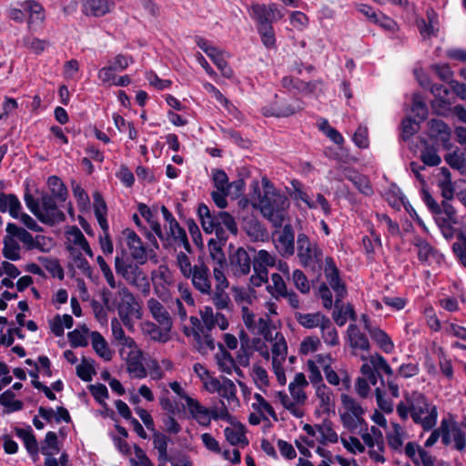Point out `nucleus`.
Returning <instances> with one entry per match:
<instances>
[{"label":"nucleus","instance_id":"59","mask_svg":"<svg viewBox=\"0 0 466 466\" xmlns=\"http://www.w3.org/2000/svg\"><path fill=\"white\" fill-rule=\"evenodd\" d=\"M212 300L218 309H230V306H232L230 298L225 289H216Z\"/></svg>","mask_w":466,"mask_h":466},{"label":"nucleus","instance_id":"56","mask_svg":"<svg viewBox=\"0 0 466 466\" xmlns=\"http://www.w3.org/2000/svg\"><path fill=\"white\" fill-rule=\"evenodd\" d=\"M411 111L421 121H423L427 118L428 108H427L426 104L423 101L421 95H420V94L413 95Z\"/></svg>","mask_w":466,"mask_h":466},{"label":"nucleus","instance_id":"45","mask_svg":"<svg viewBox=\"0 0 466 466\" xmlns=\"http://www.w3.org/2000/svg\"><path fill=\"white\" fill-rule=\"evenodd\" d=\"M404 431L400 425L392 423V431L387 433L389 446L395 451L400 450L403 445Z\"/></svg>","mask_w":466,"mask_h":466},{"label":"nucleus","instance_id":"20","mask_svg":"<svg viewBox=\"0 0 466 466\" xmlns=\"http://www.w3.org/2000/svg\"><path fill=\"white\" fill-rule=\"evenodd\" d=\"M127 370L132 378L143 379L147 376V371L142 363V352L131 350L127 360Z\"/></svg>","mask_w":466,"mask_h":466},{"label":"nucleus","instance_id":"64","mask_svg":"<svg viewBox=\"0 0 466 466\" xmlns=\"http://www.w3.org/2000/svg\"><path fill=\"white\" fill-rule=\"evenodd\" d=\"M420 129V123L416 120L407 117L402 121V137L403 139H409Z\"/></svg>","mask_w":466,"mask_h":466},{"label":"nucleus","instance_id":"19","mask_svg":"<svg viewBox=\"0 0 466 466\" xmlns=\"http://www.w3.org/2000/svg\"><path fill=\"white\" fill-rule=\"evenodd\" d=\"M276 247L282 256L294 254V231L291 225H285L282 231L279 232L276 239Z\"/></svg>","mask_w":466,"mask_h":466},{"label":"nucleus","instance_id":"2","mask_svg":"<svg viewBox=\"0 0 466 466\" xmlns=\"http://www.w3.org/2000/svg\"><path fill=\"white\" fill-rule=\"evenodd\" d=\"M177 264L180 269L181 274L191 279L193 287L201 294L209 295L212 290L211 279L208 267L198 259V263L194 266L187 254L179 252L177 255Z\"/></svg>","mask_w":466,"mask_h":466},{"label":"nucleus","instance_id":"61","mask_svg":"<svg viewBox=\"0 0 466 466\" xmlns=\"http://www.w3.org/2000/svg\"><path fill=\"white\" fill-rule=\"evenodd\" d=\"M444 158L447 164L453 169L462 170L466 166V158L463 154H460L458 151L447 154Z\"/></svg>","mask_w":466,"mask_h":466},{"label":"nucleus","instance_id":"15","mask_svg":"<svg viewBox=\"0 0 466 466\" xmlns=\"http://www.w3.org/2000/svg\"><path fill=\"white\" fill-rule=\"evenodd\" d=\"M126 244L130 251L132 258L140 265L147 261V253L146 247L137 233L130 229L123 231Z\"/></svg>","mask_w":466,"mask_h":466},{"label":"nucleus","instance_id":"35","mask_svg":"<svg viewBox=\"0 0 466 466\" xmlns=\"http://www.w3.org/2000/svg\"><path fill=\"white\" fill-rule=\"evenodd\" d=\"M153 446L157 451V458L158 461L161 462H167V444L170 441L167 436L165 434L154 431L153 436Z\"/></svg>","mask_w":466,"mask_h":466},{"label":"nucleus","instance_id":"22","mask_svg":"<svg viewBox=\"0 0 466 466\" xmlns=\"http://www.w3.org/2000/svg\"><path fill=\"white\" fill-rule=\"evenodd\" d=\"M5 230L9 235L17 238L21 242H23L28 249L38 248V238H43V237L37 236L36 238L35 239L32 234H30L27 230L18 227L14 223H8Z\"/></svg>","mask_w":466,"mask_h":466},{"label":"nucleus","instance_id":"12","mask_svg":"<svg viewBox=\"0 0 466 466\" xmlns=\"http://www.w3.org/2000/svg\"><path fill=\"white\" fill-rule=\"evenodd\" d=\"M324 273L327 281L336 293L335 308H338L339 303H341L342 299L345 297L347 290L344 284L340 281L339 269L333 258L330 257L325 258Z\"/></svg>","mask_w":466,"mask_h":466},{"label":"nucleus","instance_id":"34","mask_svg":"<svg viewBox=\"0 0 466 466\" xmlns=\"http://www.w3.org/2000/svg\"><path fill=\"white\" fill-rule=\"evenodd\" d=\"M192 336L195 340V348L199 353L205 355L215 349V341L210 335L202 336L198 330L193 329Z\"/></svg>","mask_w":466,"mask_h":466},{"label":"nucleus","instance_id":"29","mask_svg":"<svg viewBox=\"0 0 466 466\" xmlns=\"http://www.w3.org/2000/svg\"><path fill=\"white\" fill-rule=\"evenodd\" d=\"M215 358L220 371L227 374L232 373L236 360L222 344H219V352L216 354Z\"/></svg>","mask_w":466,"mask_h":466},{"label":"nucleus","instance_id":"28","mask_svg":"<svg viewBox=\"0 0 466 466\" xmlns=\"http://www.w3.org/2000/svg\"><path fill=\"white\" fill-rule=\"evenodd\" d=\"M316 395L319 400L322 412L329 413L334 409V397L329 388L324 384L318 386Z\"/></svg>","mask_w":466,"mask_h":466},{"label":"nucleus","instance_id":"5","mask_svg":"<svg viewBox=\"0 0 466 466\" xmlns=\"http://www.w3.org/2000/svg\"><path fill=\"white\" fill-rule=\"evenodd\" d=\"M298 258L305 268L313 271H319L322 268V250L316 243H311L304 233L297 238Z\"/></svg>","mask_w":466,"mask_h":466},{"label":"nucleus","instance_id":"8","mask_svg":"<svg viewBox=\"0 0 466 466\" xmlns=\"http://www.w3.org/2000/svg\"><path fill=\"white\" fill-rule=\"evenodd\" d=\"M427 126L428 136L431 140L435 143H441L446 150H450L452 147L451 142V129L444 121L431 118L428 121Z\"/></svg>","mask_w":466,"mask_h":466},{"label":"nucleus","instance_id":"37","mask_svg":"<svg viewBox=\"0 0 466 466\" xmlns=\"http://www.w3.org/2000/svg\"><path fill=\"white\" fill-rule=\"evenodd\" d=\"M15 393L11 390H6L0 394V404L5 407L6 413L21 410L24 404L21 400H15Z\"/></svg>","mask_w":466,"mask_h":466},{"label":"nucleus","instance_id":"33","mask_svg":"<svg viewBox=\"0 0 466 466\" xmlns=\"http://www.w3.org/2000/svg\"><path fill=\"white\" fill-rule=\"evenodd\" d=\"M47 184L51 192L49 196L56 198L58 202H65L66 200L68 195L67 189L58 177H50L48 178Z\"/></svg>","mask_w":466,"mask_h":466},{"label":"nucleus","instance_id":"13","mask_svg":"<svg viewBox=\"0 0 466 466\" xmlns=\"http://www.w3.org/2000/svg\"><path fill=\"white\" fill-rule=\"evenodd\" d=\"M303 431L312 437L318 432L317 441L322 445H326L328 442L336 443L339 440L338 434L333 429V423L329 420H324L321 423L314 426L306 423L303 425Z\"/></svg>","mask_w":466,"mask_h":466},{"label":"nucleus","instance_id":"38","mask_svg":"<svg viewBox=\"0 0 466 466\" xmlns=\"http://www.w3.org/2000/svg\"><path fill=\"white\" fill-rule=\"evenodd\" d=\"M370 336L378 344V346L386 353H390L394 349V344L385 331L379 327L370 330Z\"/></svg>","mask_w":466,"mask_h":466},{"label":"nucleus","instance_id":"26","mask_svg":"<svg viewBox=\"0 0 466 466\" xmlns=\"http://www.w3.org/2000/svg\"><path fill=\"white\" fill-rule=\"evenodd\" d=\"M15 433L23 441L25 449L34 461H36L38 459L39 447L31 427L27 429H15Z\"/></svg>","mask_w":466,"mask_h":466},{"label":"nucleus","instance_id":"48","mask_svg":"<svg viewBox=\"0 0 466 466\" xmlns=\"http://www.w3.org/2000/svg\"><path fill=\"white\" fill-rule=\"evenodd\" d=\"M224 432H225L227 441L231 445H238V444L247 445L248 443V441L245 436L242 426H239L238 428L227 427L225 429Z\"/></svg>","mask_w":466,"mask_h":466},{"label":"nucleus","instance_id":"14","mask_svg":"<svg viewBox=\"0 0 466 466\" xmlns=\"http://www.w3.org/2000/svg\"><path fill=\"white\" fill-rule=\"evenodd\" d=\"M147 309L153 319L166 330H171L173 320L167 308L157 299L150 298L147 301Z\"/></svg>","mask_w":466,"mask_h":466},{"label":"nucleus","instance_id":"60","mask_svg":"<svg viewBox=\"0 0 466 466\" xmlns=\"http://www.w3.org/2000/svg\"><path fill=\"white\" fill-rule=\"evenodd\" d=\"M292 281L296 288L303 294H307L310 290V286L306 275L299 269H296L292 274Z\"/></svg>","mask_w":466,"mask_h":466},{"label":"nucleus","instance_id":"25","mask_svg":"<svg viewBox=\"0 0 466 466\" xmlns=\"http://www.w3.org/2000/svg\"><path fill=\"white\" fill-rule=\"evenodd\" d=\"M295 319L298 323L305 329H315L323 326L325 321L328 319V317L322 314L321 312L315 313H301L296 312Z\"/></svg>","mask_w":466,"mask_h":466},{"label":"nucleus","instance_id":"39","mask_svg":"<svg viewBox=\"0 0 466 466\" xmlns=\"http://www.w3.org/2000/svg\"><path fill=\"white\" fill-rule=\"evenodd\" d=\"M39 451L46 457L54 456L59 452L57 435L54 431H48L41 444Z\"/></svg>","mask_w":466,"mask_h":466},{"label":"nucleus","instance_id":"17","mask_svg":"<svg viewBox=\"0 0 466 466\" xmlns=\"http://www.w3.org/2000/svg\"><path fill=\"white\" fill-rule=\"evenodd\" d=\"M242 228L253 241H264L268 237L265 226L252 215L243 218Z\"/></svg>","mask_w":466,"mask_h":466},{"label":"nucleus","instance_id":"43","mask_svg":"<svg viewBox=\"0 0 466 466\" xmlns=\"http://www.w3.org/2000/svg\"><path fill=\"white\" fill-rule=\"evenodd\" d=\"M369 361L371 363L372 367L378 373V376L380 379L381 384H384V380L381 376V372H384L386 375L391 377L393 375V370L385 360L384 357L376 353L371 355L369 359Z\"/></svg>","mask_w":466,"mask_h":466},{"label":"nucleus","instance_id":"44","mask_svg":"<svg viewBox=\"0 0 466 466\" xmlns=\"http://www.w3.org/2000/svg\"><path fill=\"white\" fill-rule=\"evenodd\" d=\"M341 402H342L344 409L346 410V411L343 412L342 414L351 415L356 419L363 418L362 417V415L364 414L363 408L352 397H350L347 394H342L341 395Z\"/></svg>","mask_w":466,"mask_h":466},{"label":"nucleus","instance_id":"57","mask_svg":"<svg viewBox=\"0 0 466 466\" xmlns=\"http://www.w3.org/2000/svg\"><path fill=\"white\" fill-rule=\"evenodd\" d=\"M452 250L463 267L466 268V233L459 234L457 241L452 245Z\"/></svg>","mask_w":466,"mask_h":466},{"label":"nucleus","instance_id":"9","mask_svg":"<svg viewBox=\"0 0 466 466\" xmlns=\"http://www.w3.org/2000/svg\"><path fill=\"white\" fill-rule=\"evenodd\" d=\"M251 263L253 264V261L248 251L244 248H238L229 254L227 266L235 277L239 278L247 276L250 272Z\"/></svg>","mask_w":466,"mask_h":466},{"label":"nucleus","instance_id":"6","mask_svg":"<svg viewBox=\"0 0 466 466\" xmlns=\"http://www.w3.org/2000/svg\"><path fill=\"white\" fill-rule=\"evenodd\" d=\"M116 299L118 300L116 304H110L107 293H103V301L107 309L110 310L116 307L119 317L125 315H135V318L141 319L142 313L139 303L127 287L122 286L118 289L116 293Z\"/></svg>","mask_w":466,"mask_h":466},{"label":"nucleus","instance_id":"18","mask_svg":"<svg viewBox=\"0 0 466 466\" xmlns=\"http://www.w3.org/2000/svg\"><path fill=\"white\" fill-rule=\"evenodd\" d=\"M23 10L28 14V27L30 30L39 28L45 20V12L43 6L34 1L28 0L21 5Z\"/></svg>","mask_w":466,"mask_h":466},{"label":"nucleus","instance_id":"21","mask_svg":"<svg viewBox=\"0 0 466 466\" xmlns=\"http://www.w3.org/2000/svg\"><path fill=\"white\" fill-rule=\"evenodd\" d=\"M187 406L191 416L201 426L208 427L210 425L209 409L204 407L200 402L193 398H187Z\"/></svg>","mask_w":466,"mask_h":466},{"label":"nucleus","instance_id":"55","mask_svg":"<svg viewBox=\"0 0 466 466\" xmlns=\"http://www.w3.org/2000/svg\"><path fill=\"white\" fill-rule=\"evenodd\" d=\"M302 109V106L300 102H296L295 105H286L282 107H279L275 112H270L267 108L263 110L265 116H275L277 117H285L295 114L298 111Z\"/></svg>","mask_w":466,"mask_h":466},{"label":"nucleus","instance_id":"36","mask_svg":"<svg viewBox=\"0 0 466 466\" xmlns=\"http://www.w3.org/2000/svg\"><path fill=\"white\" fill-rule=\"evenodd\" d=\"M3 255L10 260H18L20 257V246L15 237L7 233L4 238Z\"/></svg>","mask_w":466,"mask_h":466},{"label":"nucleus","instance_id":"54","mask_svg":"<svg viewBox=\"0 0 466 466\" xmlns=\"http://www.w3.org/2000/svg\"><path fill=\"white\" fill-rule=\"evenodd\" d=\"M83 332L78 329H74L68 332L67 337L72 347H86L88 344L86 334L88 329L86 326L82 327Z\"/></svg>","mask_w":466,"mask_h":466},{"label":"nucleus","instance_id":"1","mask_svg":"<svg viewBox=\"0 0 466 466\" xmlns=\"http://www.w3.org/2000/svg\"><path fill=\"white\" fill-rule=\"evenodd\" d=\"M264 185L263 196L258 204H253V207L259 208L262 216L274 228H280L286 219L289 200L284 194L275 190L272 187H268V181Z\"/></svg>","mask_w":466,"mask_h":466},{"label":"nucleus","instance_id":"42","mask_svg":"<svg viewBox=\"0 0 466 466\" xmlns=\"http://www.w3.org/2000/svg\"><path fill=\"white\" fill-rule=\"evenodd\" d=\"M252 261L253 269L268 270V267L275 266L276 257L265 249H260Z\"/></svg>","mask_w":466,"mask_h":466},{"label":"nucleus","instance_id":"52","mask_svg":"<svg viewBox=\"0 0 466 466\" xmlns=\"http://www.w3.org/2000/svg\"><path fill=\"white\" fill-rule=\"evenodd\" d=\"M420 159L424 165L429 167H436L441 162V158L437 154L436 148L428 144L420 153Z\"/></svg>","mask_w":466,"mask_h":466},{"label":"nucleus","instance_id":"63","mask_svg":"<svg viewBox=\"0 0 466 466\" xmlns=\"http://www.w3.org/2000/svg\"><path fill=\"white\" fill-rule=\"evenodd\" d=\"M250 331L253 334L262 336L267 340L272 339L271 331L268 326V320L267 319L259 318L255 324V329H251Z\"/></svg>","mask_w":466,"mask_h":466},{"label":"nucleus","instance_id":"10","mask_svg":"<svg viewBox=\"0 0 466 466\" xmlns=\"http://www.w3.org/2000/svg\"><path fill=\"white\" fill-rule=\"evenodd\" d=\"M198 215L202 228L206 233L215 232L217 238L227 240L228 237L225 235L223 228L219 226L218 212L212 214L208 207L202 203L198 206Z\"/></svg>","mask_w":466,"mask_h":466},{"label":"nucleus","instance_id":"50","mask_svg":"<svg viewBox=\"0 0 466 466\" xmlns=\"http://www.w3.org/2000/svg\"><path fill=\"white\" fill-rule=\"evenodd\" d=\"M93 360L86 358L82 359L79 365L76 366V375L84 381H90L92 376L96 374V370L93 366Z\"/></svg>","mask_w":466,"mask_h":466},{"label":"nucleus","instance_id":"51","mask_svg":"<svg viewBox=\"0 0 466 466\" xmlns=\"http://www.w3.org/2000/svg\"><path fill=\"white\" fill-rule=\"evenodd\" d=\"M218 393L228 402L238 400L236 385L231 380L226 377L222 378L220 391Z\"/></svg>","mask_w":466,"mask_h":466},{"label":"nucleus","instance_id":"30","mask_svg":"<svg viewBox=\"0 0 466 466\" xmlns=\"http://www.w3.org/2000/svg\"><path fill=\"white\" fill-rule=\"evenodd\" d=\"M346 178L356 187L360 193L365 196H370L373 194L370 179L366 176L357 172H350L346 175Z\"/></svg>","mask_w":466,"mask_h":466},{"label":"nucleus","instance_id":"58","mask_svg":"<svg viewBox=\"0 0 466 466\" xmlns=\"http://www.w3.org/2000/svg\"><path fill=\"white\" fill-rule=\"evenodd\" d=\"M415 245L418 248V258L420 261L426 262L435 255L434 248L426 240L420 238Z\"/></svg>","mask_w":466,"mask_h":466},{"label":"nucleus","instance_id":"7","mask_svg":"<svg viewBox=\"0 0 466 466\" xmlns=\"http://www.w3.org/2000/svg\"><path fill=\"white\" fill-rule=\"evenodd\" d=\"M40 210L38 220L44 224L53 226L65 221L66 216L58 208V201L49 194H43L40 198Z\"/></svg>","mask_w":466,"mask_h":466},{"label":"nucleus","instance_id":"41","mask_svg":"<svg viewBox=\"0 0 466 466\" xmlns=\"http://www.w3.org/2000/svg\"><path fill=\"white\" fill-rule=\"evenodd\" d=\"M140 215L148 222L152 231L161 239L164 240L165 237L162 233L160 224L155 219L154 215L150 208L143 203H140L137 207Z\"/></svg>","mask_w":466,"mask_h":466},{"label":"nucleus","instance_id":"31","mask_svg":"<svg viewBox=\"0 0 466 466\" xmlns=\"http://www.w3.org/2000/svg\"><path fill=\"white\" fill-rule=\"evenodd\" d=\"M143 330L145 333L148 334L152 339L159 342L167 341L169 339V332L171 331L166 330L157 323L151 321L144 322Z\"/></svg>","mask_w":466,"mask_h":466},{"label":"nucleus","instance_id":"23","mask_svg":"<svg viewBox=\"0 0 466 466\" xmlns=\"http://www.w3.org/2000/svg\"><path fill=\"white\" fill-rule=\"evenodd\" d=\"M350 346L354 350L369 351L370 345L367 336L362 333L357 325L350 324L347 329Z\"/></svg>","mask_w":466,"mask_h":466},{"label":"nucleus","instance_id":"27","mask_svg":"<svg viewBox=\"0 0 466 466\" xmlns=\"http://www.w3.org/2000/svg\"><path fill=\"white\" fill-rule=\"evenodd\" d=\"M227 240H222L221 238H210L208 241V248L209 251V257L212 259L214 265L219 264L227 265V258L223 252L222 247L225 245Z\"/></svg>","mask_w":466,"mask_h":466},{"label":"nucleus","instance_id":"32","mask_svg":"<svg viewBox=\"0 0 466 466\" xmlns=\"http://www.w3.org/2000/svg\"><path fill=\"white\" fill-rule=\"evenodd\" d=\"M208 56L213 61L225 77L229 78L232 76L233 71L226 60V53L224 51L215 47L214 51L208 54Z\"/></svg>","mask_w":466,"mask_h":466},{"label":"nucleus","instance_id":"46","mask_svg":"<svg viewBox=\"0 0 466 466\" xmlns=\"http://www.w3.org/2000/svg\"><path fill=\"white\" fill-rule=\"evenodd\" d=\"M320 331L321 337L327 345L336 346L339 344L337 329L333 327L332 322L329 318L321 327Z\"/></svg>","mask_w":466,"mask_h":466},{"label":"nucleus","instance_id":"24","mask_svg":"<svg viewBox=\"0 0 466 466\" xmlns=\"http://www.w3.org/2000/svg\"><path fill=\"white\" fill-rule=\"evenodd\" d=\"M22 205L15 194L0 192V212L8 213L13 218H18Z\"/></svg>","mask_w":466,"mask_h":466},{"label":"nucleus","instance_id":"16","mask_svg":"<svg viewBox=\"0 0 466 466\" xmlns=\"http://www.w3.org/2000/svg\"><path fill=\"white\" fill-rule=\"evenodd\" d=\"M114 7V0H83L81 10L85 15L101 17L109 14Z\"/></svg>","mask_w":466,"mask_h":466},{"label":"nucleus","instance_id":"11","mask_svg":"<svg viewBox=\"0 0 466 466\" xmlns=\"http://www.w3.org/2000/svg\"><path fill=\"white\" fill-rule=\"evenodd\" d=\"M250 16L257 22L258 26L269 25L273 22L283 17V14L278 9L275 4L266 5L254 4L250 7Z\"/></svg>","mask_w":466,"mask_h":466},{"label":"nucleus","instance_id":"3","mask_svg":"<svg viewBox=\"0 0 466 466\" xmlns=\"http://www.w3.org/2000/svg\"><path fill=\"white\" fill-rule=\"evenodd\" d=\"M408 403L411 404V418L417 424H420L424 431L433 429L437 422L438 411L434 405H431L425 396L418 391L406 397Z\"/></svg>","mask_w":466,"mask_h":466},{"label":"nucleus","instance_id":"62","mask_svg":"<svg viewBox=\"0 0 466 466\" xmlns=\"http://www.w3.org/2000/svg\"><path fill=\"white\" fill-rule=\"evenodd\" d=\"M219 226H223L233 235L238 234V227L234 218L228 212H218Z\"/></svg>","mask_w":466,"mask_h":466},{"label":"nucleus","instance_id":"4","mask_svg":"<svg viewBox=\"0 0 466 466\" xmlns=\"http://www.w3.org/2000/svg\"><path fill=\"white\" fill-rule=\"evenodd\" d=\"M115 268L126 281L139 290L145 297L150 293V283L147 274L140 268L138 263H127L120 257L115 258Z\"/></svg>","mask_w":466,"mask_h":466},{"label":"nucleus","instance_id":"49","mask_svg":"<svg viewBox=\"0 0 466 466\" xmlns=\"http://www.w3.org/2000/svg\"><path fill=\"white\" fill-rule=\"evenodd\" d=\"M441 215H437V223H458L456 209L448 201L441 202Z\"/></svg>","mask_w":466,"mask_h":466},{"label":"nucleus","instance_id":"47","mask_svg":"<svg viewBox=\"0 0 466 466\" xmlns=\"http://www.w3.org/2000/svg\"><path fill=\"white\" fill-rule=\"evenodd\" d=\"M275 342L272 345V361L283 362L287 356V344L282 335L276 333Z\"/></svg>","mask_w":466,"mask_h":466},{"label":"nucleus","instance_id":"40","mask_svg":"<svg viewBox=\"0 0 466 466\" xmlns=\"http://www.w3.org/2000/svg\"><path fill=\"white\" fill-rule=\"evenodd\" d=\"M92 346L95 351L106 360H109L112 358V353L107 347V343L103 336L97 332H91Z\"/></svg>","mask_w":466,"mask_h":466},{"label":"nucleus","instance_id":"53","mask_svg":"<svg viewBox=\"0 0 466 466\" xmlns=\"http://www.w3.org/2000/svg\"><path fill=\"white\" fill-rule=\"evenodd\" d=\"M133 63L132 56H125L122 54L116 55L114 58L108 61V66L114 72H121L127 69L130 64Z\"/></svg>","mask_w":466,"mask_h":466}]
</instances>
